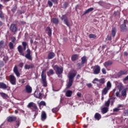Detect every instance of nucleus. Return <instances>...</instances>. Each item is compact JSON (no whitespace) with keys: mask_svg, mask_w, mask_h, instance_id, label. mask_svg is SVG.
<instances>
[{"mask_svg":"<svg viewBox=\"0 0 128 128\" xmlns=\"http://www.w3.org/2000/svg\"><path fill=\"white\" fill-rule=\"evenodd\" d=\"M76 76V72L74 71V72H70L68 75V82L67 84V86L66 87V90H68V88H70L72 86V84L74 82V78Z\"/></svg>","mask_w":128,"mask_h":128,"instance_id":"f257e3e1","label":"nucleus"},{"mask_svg":"<svg viewBox=\"0 0 128 128\" xmlns=\"http://www.w3.org/2000/svg\"><path fill=\"white\" fill-rule=\"evenodd\" d=\"M46 69L42 70L41 74V83L44 88H46L48 86V81L46 80Z\"/></svg>","mask_w":128,"mask_h":128,"instance_id":"f03ea898","label":"nucleus"},{"mask_svg":"<svg viewBox=\"0 0 128 128\" xmlns=\"http://www.w3.org/2000/svg\"><path fill=\"white\" fill-rule=\"evenodd\" d=\"M22 46L19 45L18 48V50L20 54V56H24V50H26V46H28V44L26 42H22ZM23 46V48H22Z\"/></svg>","mask_w":128,"mask_h":128,"instance_id":"7ed1b4c3","label":"nucleus"},{"mask_svg":"<svg viewBox=\"0 0 128 128\" xmlns=\"http://www.w3.org/2000/svg\"><path fill=\"white\" fill-rule=\"evenodd\" d=\"M96 82H98V83H96ZM92 83L96 84L98 88H100V86H102V84H106V80L104 79V78H102L100 80H98V78H95L94 80Z\"/></svg>","mask_w":128,"mask_h":128,"instance_id":"20e7f679","label":"nucleus"},{"mask_svg":"<svg viewBox=\"0 0 128 128\" xmlns=\"http://www.w3.org/2000/svg\"><path fill=\"white\" fill-rule=\"evenodd\" d=\"M54 70H55L56 72V74L58 76V77H60V74H62V72H64V68L62 67H60L58 65L52 66Z\"/></svg>","mask_w":128,"mask_h":128,"instance_id":"39448f33","label":"nucleus"},{"mask_svg":"<svg viewBox=\"0 0 128 128\" xmlns=\"http://www.w3.org/2000/svg\"><path fill=\"white\" fill-rule=\"evenodd\" d=\"M92 68L93 69L92 72L94 74H100V66L96 65L92 67Z\"/></svg>","mask_w":128,"mask_h":128,"instance_id":"423d86ee","label":"nucleus"},{"mask_svg":"<svg viewBox=\"0 0 128 128\" xmlns=\"http://www.w3.org/2000/svg\"><path fill=\"white\" fill-rule=\"evenodd\" d=\"M81 62L78 63V66H80L82 68L84 66V64H86V62H88V59H86V56H84L81 58Z\"/></svg>","mask_w":128,"mask_h":128,"instance_id":"0eeeda50","label":"nucleus"},{"mask_svg":"<svg viewBox=\"0 0 128 128\" xmlns=\"http://www.w3.org/2000/svg\"><path fill=\"white\" fill-rule=\"evenodd\" d=\"M10 78V82L11 84H12L13 86H16V76L14 75H10L9 76Z\"/></svg>","mask_w":128,"mask_h":128,"instance_id":"6e6552de","label":"nucleus"},{"mask_svg":"<svg viewBox=\"0 0 128 128\" xmlns=\"http://www.w3.org/2000/svg\"><path fill=\"white\" fill-rule=\"evenodd\" d=\"M27 54L25 55V58L28 60H32V51H30V49L28 48L26 50Z\"/></svg>","mask_w":128,"mask_h":128,"instance_id":"1a4fd4ad","label":"nucleus"},{"mask_svg":"<svg viewBox=\"0 0 128 128\" xmlns=\"http://www.w3.org/2000/svg\"><path fill=\"white\" fill-rule=\"evenodd\" d=\"M10 30L12 32H18V27L16 26V24H12L10 26Z\"/></svg>","mask_w":128,"mask_h":128,"instance_id":"9d476101","label":"nucleus"},{"mask_svg":"<svg viewBox=\"0 0 128 128\" xmlns=\"http://www.w3.org/2000/svg\"><path fill=\"white\" fill-rule=\"evenodd\" d=\"M52 2L54 4H58V0H51V1L48 0V5L50 8H52Z\"/></svg>","mask_w":128,"mask_h":128,"instance_id":"9b49d317","label":"nucleus"},{"mask_svg":"<svg viewBox=\"0 0 128 128\" xmlns=\"http://www.w3.org/2000/svg\"><path fill=\"white\" fill-rule=\"evenodd\" d=\"M13 72L18 78H19V76H20V72H18V66H16V65L14 66L13 69Z\"/></svg>","mask_w":128,"mask_h":128,"instance_id":"f8f14e48","label":"nucleus"},{"mask_svg":"<svg viewBox=\"0 0 128 128\" xmlns=\"http://www.w3.org/2000/svg\"><path fill=\"white\" fill-rule=\"evenodd\" d=\"M6 120L8 122H16V117L14 116H9L6 118Z\"/></svg>","mask_w":128,"mask_h":128,"instance_id":"ddd939ff","label":"nucleus"},{"mask_svg":"<svg viewBox=\"0 0 128 128\" xmlns=\"http://www.w3.org/2000/svg\"><path fill=\"white\" fill-rule=\"evenodd\" d=\"M121 32H124L126 30V20H124V24L120 26Z\"/></svg>","mask_w":128,"mask_h":128,"instance_id":"4468645a","label":"nucleus"},{"mask_svg":"<svg viewBox=\"0 0 128 128\" xmlns=\"http://www.w3.org/2000/svg\"><path fill=\"white\" fill-rule=\"evenodd\" d=\"M25 70H30L34 68V64L31 63L30 64H26L24 66Z\"/></svg>","mask_w":128,"mask_h":128,"instance_id":"2eb2a0df","label":"nucleus"},{"mask_svg":"<svg viewBox=\"0 0 128 128\" xmlns=\"http://www.w3.org/2000/svg\"><path fill=\"white\" fill-rule=\"evenodd\" d=\"M25 90L27 94H32V88L30 85H26Z\"/></svg>","mask_w":128,"mask_h":128,"instance_id":"dca6fc26","label":"nucleus"},{"mask_svg":"<svg viewBox=\"0 0 128 128\" xmlns=\"http://www.w3.org/2000/svg\"><path fill=\"white\" fill-rule=\"evenodd\" d=\"M62 20H64V22L65 24L70 28V22H68V17L66 15L62 16Z\"/></svg>","mask_w":128,"mask_h":128,"instance_id":"f3484780","label":"nucleus"},{"mask_svg":"<svg viewBox=\"0 0 128 128\" xmlns=\"http://www.w3.org/2000/svg\"><path fill=\"white\" fill-rule=\"evenodd\" d=\"M56 56V54L54 52H49L48 55V60H52Z\"/></svg>","mask_w":128,"mask_h":128,"instance_id":"a211bd4d","label":"nucleus"},{"mask_svg":"<svg viewBox=\"0 0 128 128\" xmlns=\"http://www.w3.org/2000/svg\"><path fill=\"white\" fill-rule=\"evenodd\" d=\"M46 120V112L42 111L41 114V120L44 122Z\"/></svg>","mask_w":128,"mask_h":128,"instance_id":"6ab92c4d","label":"nucleus"},{"mask_svg":"<svg viewBox=\"0 0 128 128\" xmlns=\"http://www.w3.org/2000/svg\"><path fill=\"white\" fill-rule=\"evenodd\" d=\"M113 62L112 60H108L104 63V66L105 68H108L112 64Z\"/></svg>","mask_w":128,"mask_h":128,"instance_id":"aec40b11","label":"nucleus"},{"mask_svg":"<svg viewBox=\"0 0 128 128\" xmlns=\"http://www.w3.org/2000/svg\"><path fill=\"white\" fill-rule=\"evenodd\" d=\"M8 88V86L6 85V84L3 82H0V88H2V90H6Z\"/></svg>","mask_w":128,"mask_h":128,"instance_id":"412c9836","label":"nucleus"},{"mask_svg":"<svg viewBox=\"0 0 128 128\" xmlns=\"http://www.w3.org/2000/svg\"><path fill=\"white\" fill-rule=\"evenodd\" d=\"M46 32H47V34L49 36H51L52 34V28H50V27L48 26L46 28Z\"/></svg>","mask_w":128,"mask_h":128,"instance_id":"4be33fe9","label":"nucleus"},{"mask_svg":"<svg viewBox=\"0 0 128 128\" xmlns=\"http://www.w3.org/2000/svg\"><path fill=\"white\" fill-rule=\"evenodd\" d=\"M52 22H53L54 24H58V22H60V21L58 20V19L56 18H53L51 20Z\"/></svg>","mask_w":128,"mask_h":128,"instance_id":"5701e85b","label":"nucleus"},{"mask_svg":"<svg viewBox=\"0 0 128 128\" xmlns=\"http://www.w3.org/2000/svg\"><path fill=\"white\" fill-rule=\"evenodd\" d=\"M94 118L96 120H100L102 118V115L99 113H96Z\"/></svg>","mask_w":128,"mask_h":128,"instance_id":"b1692460","label":"nucleus"},{"mask_svg":"<svg viewBox=\"0 0 128 128\" xmlns=\"http://www.w3.org/2000/svg\"><path fill=\"white\" fill-rule=\"evenodd\" d=\"M110 90V89L108 88H106L105 87L102 90V96H106L108 92V91Z\"/></svg>","mask_w":128,"mask_h":128,"instance_id":"393cba45","label":"nucleus"},{"mask_svg":"<svg viewBox=\"0 0 128 128\" xmlns=\"http://www.w3.org/2000/svg\"><path fill=\"white\" fill-rule=\"evenodd\" d=\"M54 74V72L52 69H50L48 72H47V76H52Z\"/></svg>","mask_w":128,"mask_h":128,"instance_id":"a878e982","label":"nucleus"},{"mask_svg":"<svg viewBox=\"0 0 128 128\" xmlns=\"http://www.w3.org/2000/svg\"><path fill=\"white\" fill-rule=\"evenodd\" d=\"M72 91L70 90H67L66 93V96L68 98H70V96H72Z\"/></svg>","mask_w":128,"mask_h":128,"instance_id":"bb28decb","label":"nucleus"},{"mask_svg":"<svg viewBox=\"0 0 128 128\" xmlns=\"http://www.w3.org/2000/svg\"><path fill=\"white\" fill-rule=\"evenodd\" d=\"M78 58V54H73L71 57L72 60L74 62L75 60H76Z\"/></svg>","mask_w":128,"mask_h":128,"instance_id":"cd10ccee","label":"nucleus"},{"mask_svg":"<svg viewBox=\"0 0 128 128\" xmlns=\"http://www.w3.org/2000/svg\"><path fill=\"white\" fill-rule=\"evenodd\" d=\"M116 27H114L112 28V36L113 37L116 36Z\"/></svg>","mask_w":128,"mask_h":128,"instance_id":"c85d7f7f","label":"nucleus"},{"mask_svg":"<svg viewBox=\"0 0 128 128\" xmlns=\"http://www.w3.org/2000/svg\"><path fill=\"white\" fill-rule=\"evenodd\" d=\"M117 88L119 90V92H120L124 90V85L122 83H118V85L117 86Z\"/></svg>","mask_w":128,"mask_h":128,"instance_id":"c756f323","label":"nucleus"},{"mask_svg":"<svg viewBox=\"0 0 128 128\" xmlns=\"http://www.w3.org/2000/svg\"><path fill=\"white\" fill-rule=\"evenodd\" d=\"M94 10V8H90L86 10L84 13L83 14V16L86 14H88V12H92Z\"/></svg>","mask_w":128,"mask_h":128,"instance_id":"7c9ffc66","label":"nucleus"},{"mask_svg":"<svg viewBox=\"0 0 128 128\" xmlns=\"http://www.w3.org/2000/svg\"><path fill=\"white\" fill-rule=\"evenodd\" d=\"M108 112V107H104L102 109V112L103 114H106Z\"/></svg>","mask_w":128,"mask_h":128,"instance_id":"2f4dec72","label":"nucleus"},{"mask_svg":"<svg viewBox=\"0 0 128 128\" xmlns=\"http://www.w3.org/2000/svg\"><path fill=\"white\" fill-rule=\"evenodd\" d=\"M110 100L111 99H108L107 101L105 102L104 106L106 108H110Z\"/></svg>","mask_w":128,"mask_h":128,"instance_id":"473e14b6","label":"nucleus"},{"mask_svg":"<svg viewBox=\"0 0 128 128\" xmlns=\"http://www.w3.org/2000/svg\"><path fill=\"white\" fill-rule=\"evenodd\" d=\"M106 88L110 90L112 88V83H110V81H108L106 83Z\"/></svg>","mask_w":128,"mask_h":128,"instance_id":"72a5a7b5","label":"nucleus"},{"mask_svg":"<svg viewBox=\"0 0 128 128\" xmlns=\"http://www.w3.org/2000/svg\"><path fill=\"white\" fill-rule=\"evenodd\" d=\"M16 10H18V6H13V8L11 10L12 14H15L16 12Z\"/></svg>","mask_w":128,"mask_h":128,"instance_id":"f704fd0d","label":"nucleus"},{"mask_svg":"<svg viewBox=\"0 0 128 128\" xmlns=\"http://www.w3.org/2000/svg\"><path fill=\"white\" fill-rule=\"evenodd\" d=\"M122 96H126V88H124L122 90Z\"/></svg>","mask_w":128,"mask_h":128,"instance_id":"c9c22d12","label":"nucleus"},{"mask_svg":"<svg viewBox=\"0 0 128 128\" xmlns=\"http://www.w3.org/2000/svg\"><path fill=\"white\" fill-rule=\"evenodd\" d=\"M0 95L3 98H8V94H6V93L4 92H0Z\"/></svg>","mask_w":128,"mask_h":128,"instance_id":"e433bc0d","label":"nucleus"},{"mask_svg":"<svg viewBox=\"0 0 128 128\" xmlns=\"http://www.w3.org/2000/svg\"><path fill=\"white\" fill-rule=\"evenodd\" d=\"M0 18L2 20H4V13L2 10H0Z\"/></svg>","mask_w":128,"mask_h":128,"instance_id":"4c0bfd02","label":"nucleus"},{"mask_svg":"<svg viewBox=\"0 0 128 128\" xmlns=\"http://www.w3.org/2000/svg\"><path fill=\"white\" fill-rule=\"evenodd\" d=\"M88 37L90 38H96V36L94 34H90Z\"/></svg>","mask_w":128,"mask_h":128,"instance_id":"58836bf2","label":"nucleus"},{"mask_svg":"<svg viewBox=\"0 0 128 128\" xmlns=\"http://www.w3.org/2000/svg\"><path fill=\"white\" fill-rule=\"evenodd\" d=\"M16 126H17V128H18L20 124V120H16Z\"/></svg>","mask_w":128,"mask_h":128,"instance_id":"ea45409f","label":"nucleus"},{"mask_svg":"<svg viewBox=\"0 0 128 128\" xmlns=\"http://www.w3.org/2000/svg\"><path fill=\"white\" fill-rule=\"evenodd\" d=\"M9 47L10 50H14V44H12V42H10Z\"/></svg>","mask_w":128,"mask_h":128,"instance_id":"a19ab883","label":"nucleus"},{"mask_svg":"<svg viewBox=\"0 0 128 128\" xmlns=\"http://www.w3.org/2000/svg\"><path fill=\"white\" fill-rule=\"evenodd\" d=\"M34 104V103L33 102H30L28 105V108H32Z\"/></svg>","mask_w":128,"mask_h":128,"instance_id":"79ce46f5","label":"nucleus"},{"mask_svg":"<svg viewBox=\"0 0 128 128\" xmlns=\"http://www.w3.org/2000/svg\"><path fill=\"white\" fill-rule=\"evenodd\" d=\"M34 96H36V98H40V100H42V93H40V92L38 93V96H36V93H34Z\"/></svg>","mask_w":128,"mask_h":128,"instance_id":"37998d69","label":"nucleus"},{"mask_svg":"<svg viewBox=\"0 0 128 128\" xmlns=\"http://www.w3.org/2000/svg\"><path fill=\"white\" fill-rule=\"evenodd\" d=\"M126 71H123V70H121L118 72V75L119 76H122L124 74H126Z\"/></svg>","mask_w":128,"mask_h":128,"instance_id":"c03bdc74","label":"nucleus"},{"mask_svg":"<svg viewBox=\"0 0 128 128\" xmlns=\"http://www.w3.org/2000/svg\"><path fill=\"white\" fill-rule=\"evenodd\" d=\"M52 112L54 114H56V112H58V108H54L52 109Z\"/></svg>","mask_w":128,"mask_h":128,"instance_id":"a18cd8bd","label":"nucleus"},{"mask_svg":"<svg viewBox=\"0 0 128 128\" xmlns=\"http://www.w3.org/2000/svg\"><path fill=\"white\" fill-rule=\"evenodd\" d=\"M63 6L64 8H66L68 6V2H65L63 4Z\"/></svg>","mask_w":128,"mask_h":128,"instance_id":"49530a36","label":"nucleus"},{"mask_svg":"<svg viewBox=\"0 0 128 128\" xmlns=\"http://www.w3.org/2000/svg\"><path fill=\"white\" fill-rule=\"evenodd\" d=\"M40 105L46 106V102L44 101H41L40 103Z\"/></svg>","mask_w":128,"mask_h":128,"instance_id":"de8ad7c7","label":"nucleus"},{"mask_svg":"<svg viewBox=\"0 0 128 128\" xmlns=\"http://www.w3.org/2000/svg\"><path fill=\"white\" fill-rule=\"evenodd\" d=\"M118 108H120V106H118V108H114V109H113L114 112H118L120 110Z\"/></svg>","mask_w":128,"mask_h":128,"instance_id":"09e8293b","label":"nucleus"},{"mask_svg":"<svg viewBox=\"0 0 128 128\" xmlns=\"http://www.w3.org/2000/svg\"><path fill=\"white\" fill-rule=\"evenodd\" d=\"M108 100H110V104H111V106H112L114 104V100L110 98Z\"/></svg>","mask_w":128,"mask_h":128,"instance_id":"8fccbe9b","label":"nucleus"},{"mask_svg":"<svg viewBox=\"0 0 128 128\" xmlns=\"http://www.w3.org/2000/svg\"><path fill=\"white\" fill-rule=\"evenodd\" d=\"M102 74H106V68H102Z\"/></svg>","mask_w":128,"mask_h":128,"instance_id":"3c124183","label":"nucleus"},{"mask_svg":"<svg viewBox=\"0 0 128 128\" xmlns=\"http://www.w3.org/2000/svg\"><path fill=\"white\" fill-rule=\"evenodd\" d=\"M34 110H38V106H36V104H33V106H32Z\"/></svg>","mask_w":128,"mask_h":128,"instance_id":"603ef678","label":"nucleus"},{"mask_svg":"<svg viewBox=\"0 0 128 128\" xmlns=\"http://www.w3.org/2000/svg\"><path fill=\"white\" fill-rule=\"evenodd\" d=\"M4 46V41H0V48H2Z\"/></svg>","mask_w":128,"mask_h":128,"instance_id":"864d4df0","label":"nucleus"},{"mask_svg":"<svg viewBox=\"0 0 128 128\" xmlns=\"http://www.w3.org/2000/svg\"><path fill=\"white\" fill-rule=\"evenodd\" d=\"M17 14H24V12H22V10H18L17 11Z\"/></svg>","mask_w":128,"mask_h":128,"instance_id":"5fc2aeb1","label":"nucleus"},{"mask_svg":"<svg viewBox=\"0 0 128 128\" xmlns=\"http://www.w3.org/2000/svg\"><path fill=\"white\" fill-rule=\"evenodd\" d=\"M106 40H112V36H107V38H106Z\"/></svg>","mask_w":128,"mask_h":128,"instance_id":"6e6d98bb","label":"nucleus"},{"mask_svg":"<svg viewBox=\"0 0 128 128\" xmlns=\"http://www.w3.org/2000/svg\"><path fill=\"white\" fill-rule=\"evenodd\" d=\"M116 96H117L118 98H120V92H116Z\"/></svg>","mask_w":128,"mask_h":128,"instance_id":"4d7b16f0","label":"nucleus"},{"mask_svg":"<svg viewBox=\"0 0 128 128\" xmlns=\"http://www.w3.org/2000/svg\"><path fill=\"white\" fill-rule=\"evenodd\" d=\"M86 86L88 88H92V84L90 83L86 84Z\"/></svg>","mask_w":128,"mask_h":128,"instance_id":"13d9d810","label":"nucleus"},{"mask_svg":"<svg viewBox=\"0 0 128 128\" xmlns=\"http://www.w3.org/2000/svg\"><path fill=\"white\" fill-rule=\"evenodd\" d=\"M124 114L126 116H128V109L124 112Z\"/></svg>","mask_w":128,"mask_h":128,"instance_id":"bf43d9fd","label":"nucleus"},{"mask_svg":"<svg viewBox=\"0 0 128 128\" xmlns=\"http://www.w3.org/2000/svg\"><path fill=\"white\" fill-rule=\"evenodd\" d=\"M77 96H78V98H80L82 96V93L78 92L77 93Z\"/></svg>","mask_w":128,"mask_h":128,"instance_id":"052dcab7","label":"nucleus"},{"mask_svg":"<svg viewBox=\"0 0 128 128\" xmlns=\"http://www.w3.org/2000/svg\"><path fill=\"white\" fill-rule=\"evenodd\" d=\"M126 80H128V75L124 79H123V82H126Z\"/></svg>","mask_w":128,"mask_h":128,"instance_id":"680f3d73","label":"nucleus"},{"mask_svg":"<svg viewBox=\"0 0 128 128\" xmlns=\"http://www.w3.org/2000/svg\"><path fill=\"white\" fill-rule=\"evenodd\" d=\"M16 40V38L12 37V42H15Z\"/></svg>","mask_w":128,"mask_h":128,"instance_id":"e2e57ef3","label":"nucleus"},{"mask_svg":"<svg viewBox=\"0 0 128 128\" xmlns=\"http://www.w3.org/2000/svg\"><path fill=\"white\" fill-rule=\"evenodd\" d=\"M19 66L20 68H22L24 66V64L22 62H20V64H19Z\"/></svg>","mask_w":128,"mask_h":128,"instance_id":"0e129e2a","label":"nucleus"},{"mask_svg":"<svg viewBox=\"0 0 128 128\" xmlns=\"http://www.w3.org/2000/svg\"><path fill=\"white\" fill-rule=\"evenodd\" d=\"M4 66V62H0V68H2Z\"/></svg>","mask_w":128,"mask_h":128,"instance_id":"69168bd1","label":"nucleus"},{"mask_svg":"<svg viewBox=\"0 0 128 128\" xmlns=\"http://www.w3.org/2000/svg\"><path fill=\"white\" fill-rule=\"evenodd\" d=\"M80 74H78L77 76H76V80H80Z\"/></svg>","mask_w":128,"mask_h":128,"instance_id":"338daca9","label":"nucleus"},{"mask_svg":"<svg viewBox=\"0 0 128 128\" xmlns=\"http://www.w3.org/2000/svg\"><path fill=\"white\" fill-rule=\"evenodd\" d=\"M124 56H128V52H124Z\"/></svg>","mask_w":128,"mask_h":128,"instance_id":"774afa93","label":"nucleus"}]
</instances>
